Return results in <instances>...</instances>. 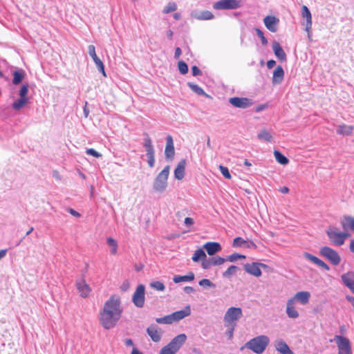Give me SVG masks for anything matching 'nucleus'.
<instances>
[{"instance_id": "f257e3e1", "label": "nucleus", "mask_w": 354, "mask_h": 354, "mask_svg": "<svg viewBox=\"0 0 354 354\" xmlns=\"http://www.w3.org/2000/svg\"><path fill=\"white\" fill-rule=\"evenodd\" d=\"M122 313L121 301L119 296L113 295L104 303L100 313V322L106 330L114 328L120 319Z\"/></svg>"}, {"instance_id": "f03ea898", "label": "nucleus", "mask_w": 354, "mask_h": 354, "mask_svg": "<svg viewBox=\"0 0 354 354\" xmlns=\"http://www.w3.org/2000/svg\"><path fill=\"white\" fill-rule=\"evenodd\" d=\"M269 342L270 339L268 336L263 335H259L246 342L245 344L241 348V350L247 348L257 354H261L266 350Z\"/></svg>"}, {"instance_id": "7ed1b4c3", "label": "nucleus", "mask_w": 354, "mask_h": 354, "mask_svg": "<svg viewBox=\"0 0 354 354\" xmlns=\"http://www.w3.org/2000/svg\"><path fill=\"white\" fill-rule=\"evenodd\" d=\"M326 233L330 241L335 245H342L345 240L351 236L347 232H337V228L334 226H329L326 230Z\"/></svg>"}, {"instance_id": "20e7f679", "label": "nucleus", "mask_w": 354, "mask_h": 354, "mask_svg": "<svg viewBox=\"0 0 354 354\" xmlns=\"http://www.w3.org/2000/svg\"><path fill=\"white\" fill-rule=\"evenodd\" d=\"M169 170L170 166L167 165L156 177L153 185V189L156 192L162 193L166 189Z\"/></svg>"}, {"instance_id": "39448f33", "label": "nucleus", "mask_w": 354, "mask_h": 354, "mask_svg": "<svg viewBox=\"0 0 354 354\" xmlns=\"http://www.w3.org/2000/svg\"><path fill=\"white\" fill-rule=\"evenodd\" d=\"M319 254L335 266H338L341 262V257L339 253L328 246L322 247L319 250Z\"/></svg>"}, {"instance_id": "423d86ee", "label": "nucleus", "mask_w": 354, "mask_h": 354, "mask_svg": "<svg viewBox=\"0 0 354 354\" xmlns=\"http://www.w3.org/2000/svg\"><path fill=\"white\" fill-rule=\"evenodd\" d=\"M145 136L143 146L147 152V163L150 167H153L155 164V150L151 138L147 133H145Z\"/></svg>"}, {"instance_id": "0eeeda50", "label": "nucleus", "mask_w": 354, "mask_h": 354, "mask_svg": "<svg viewBox=\"0 0 354 354\" xmlns=\"http://www.w3.org/2000/svg\"><path fill=\"white\" fill-rule=\"evenodd\" d=\"M334 340L339 350L338 354H352L351 342L347 337L337 335Z\"/></svg>"}, {"instance_id": "6e6552de", "label": "nucleus", "mask_w": 354, "mask_h": 354, "mask_svg": "<svg viewBox=\"0 0 354 354\" xmlns=\"http://www.w3.org/2000/svg\"><path fill=\"white\" fill-rule=\"evenodd\" d=\"M243 316L242 309L239 307H230L224 316V322L229 324H236L235 322Z\"/></svg>"}, {"instance_id": "1a4fd4ad", "label": "nucleus", "mask_w": 354, "mask_h": 354, "mask_svg": "<svg viewBox=\"0 0 354 354\" xmlns=\"http://www.w3.org/2000/svg\"><path fill=\"white\" fill-rule=\"evenodd\" d=\"M241 6V0H220L213 4V8L215 10H233Z\"/></svg>"}, {"instance_id": "9d476101", "label": "nucleus", "mask_w": 354, "mask_h": 354, "mask_svg": "<svg viewBox=\"0 0 354 354\" xmlns=\"http://www.w3.org/2000/svg\"><path fill=\"white\" fill-rule=\"evenodd\" d=\"M145 301V287L139 284L132 296V302L137 308H142Z\"/></svg>"}, {"instance_id": "9b49d317", "label": "nucleus", "mask_w": 354, "mask_h": 354, "mask_svg": "<svg viewBox=\"0 0 354 354\" xmlns=\"http://www.w3.org/2000/svg\"><path fill=\"white\" fill-rule=\"evenodd\" d=\"M229 102L234 107L239 109H247L250 107L254 102L248 97H232L229 99Z\"/></svg>"}, {"instance_id": "f8f14e48", "label": "nucleus", "mask_w": 354, "mask_h": 354, "mask_svg": "<svg viewBox=\"0 0 354 354\" xmlns=\"http://www.w3.org/2000/svg\"><path fill=\"white\" fill-rule=\"evenodd\" d=\"M88 51L89 55L92 57L93 62H95L99 72H100L104 77H106V74L104 70V65L101 59L97 56L95 53V47L93 45H89L88 46Z\"/></svg>"}, {"instance_id": "ddd939ff", "label": "nucleus", "mask_w": 354, "mask_h": 354, "mask_svg": "<svg viewBox=\"0 0 354 354\" xmlns=\"http://www.w3.org/2000/svg\"><path fill=\"white\" fill-rule=\"evenodd\" d=\"M175 155V149L174 146V140L171 135L166 137V147L165 149V158L167 160H173Z\"/></svg>"}, {"instance_id": "4468645a", "label": "nucleus", "mask_w": 354, "mask_h": 354, "mask_svg": "<svg viewBox=\"0 0 354 354\" xmlns=\"http://www.w3.org/2000/svg\"><path fill=\"white\" fill-rule=\"evenodd\" d=\"M187 340V336L185 334L182 333L177 336H176L168 344V345L173 349L176 351L177 353L180 347L183 345V344Z\"/></svg>"}, {"instance_id": "2eb2a0df", "label": "nucleus", "mask_w": 354, "mask_h": 354, "mask_svg": "<svg viewBox=\"0 0 354 354\" xmlns=\"http://www.w3.org/2000/svg\"><path fill=\"white\" fill-rule=\"evenodd\" d=\"M279 21V19L274 16L268 15L263 19L266 27L272 32H276L277 31Z\"/></svg>"}, {"instance_id": "dca6fc26", "label": "nucleus", "mask_w": 354, "mask_h": 354, "mask_svg": "<svg viewBox=\"0 0 354 354\" xmlns=\"http://www.w3.org/2000/svg\"><path fill=\"white\" fill-rule=\"evenodd\" d=\"M203 248L209 256H214L222 250L221 244L218 242L209 241L203 245Z\"/></svg>"}, {"instance_id": "f3484780", "label": "nucleus", "mask_w": 354, "mask_h": 354, "mask_svg": "<svg viewBox=\"0 0 354 354\" xmlns=\"http://www.w3.org/2000/svg\"><path fill=\"white\" fill-rule=\"evenodd\" d=\"M343 284L354 294V272H348L341 276Z\"/></svg>"}, {"instance_id": "a211bd4d", "label": "nucleus", "mask_w": 354, "mask_h": 354, "mask_svg": "<svg viewBox=\"0 0 354 354\" xmlns=\"http://www.w3.org/2000/svg\"><path fill=\"white\" fill-rule=\"evenodd\" d=\"M12 74L13 76L12 83L15 86L21 84L26 76V71L19 68H15V69L12 72Z\"/></svg>"}, {"instance_id": "6ab92c4d", "label": "nucleus", "mask_w": 354, "mask_h": 354, "mask_svg": "<svg viewBox=\"0 0 354 354\" xmlns=\"http://www.w3.org/2000/svg\"><path fill=\"white\" fill-rule=\"evenodd\" d=\"M244 270L248 274L253 275L256 277H259L262 274L261 270L259 269L257 262H252L251 263H245L243 266Z\"/></svg>"}, {"instance_id": "aec40b11", "label": "nucleus", "mask_w": 354, "mask_h": 354, "mask_svg": "<svg viewBox=\"0 0 354 354\" xmlns=\"http://www.w3.org/2000/svg\"><path fill=\"white\" fill-rule=\"evenodd\" d=\"M310 297V293L308 291H300L297 292L294 297L290 298L289 299L292 300V302L295 304L297 301L300 302L301 304L305 305L308 303Z\"/></svg>"}, {"instance_id": "412c9836", "label": "nucleus", "mask_w": 354, "mask_h": 354, "mask_svg": "<svg viewBox=\"0 0 354 354\" xmlns=\"http://www.w3.org/2000/svg\"><path fill=\"white\" fill-rule=\"evenodd\" d=\"M304 257L310 261L311 262H313V263H315V265L319 266L320 268H322V269H324V270H326V271H328L330 270V267L328 264H326L324 261H323L322 260L319 259L318 257L308 253V252H304Z\"/></svg>"}, {"instance_id": "4be33fe9", "label": "nucleus", "mask_w": 354, "mask_h": 354, "mask_svg": "<svg viewBox=\"0 0 354 354\" xmlns=\"http://www.w3.org/2000/svg\"><path fill=\"white\" fill-rule=\"evenodd\" d=\"M340 223L344 230V232H346L348 230L354 232V217L345 215L341 218Z\"/></svg>"}, {"instance_id": "5701e85b", "label": "nucleus", "mask_w": 354, "mask_h": 354, "mask_svg": "<svg viewBox=\"0 0 354 354\" xmlns=\"http://www.w3.org/2000/svg\"><path fill=\"white\" fill-rule=\"evenodd\" d=\"M187 164L186 159L183 158L178 163L176 169H174V176L177 180H182L185 174V166Z\"/></svg>"}, {"instance_id": "b1692460", "label": "nucleus", "mask_w": 354, "mask_h": 354, "mask_svg": "<svg viewBox=\"0 0 354 354\" xmlns=\"http://www.w3.org/2000/svg\"><path fill=\"white\" fill-rule=\"evenodd\" d=\"M77 288L82 297H87L91 291L89 286L85 282L84 277L76 282Z\"/></svg>"}, {"instance_id": "393cba45", "label": "nucleus", "mask_w": 354, "mask_h": 354, "mask_svg": "<svg viewBox=\"0 0 354 354\" xmlns=\"http://www.w3.org/2000/svg\"><path fill=\"white\" fill-rule=\"evenodd\" d=\"M272 50L275 56L281 62L286 61V54L281 46L280 44L274 41L272 42Z\"/></svg>"}, {"instance_id": "a878e982", "label": "nucleus", "mask_w": 354, "mask_h": 354, "mask_svg": "<svg viewBox=\"0 0 354 354\" xmlns=\"http://www.w3.org/2000/svg\"><path fill=\"white\" fill-rule=\"evenodd\" d=\"M275 348L281 354H294L288 345L283 339H277L274 344Z\"/></svg>"}, {"instance_id": "bb28decb", "label": "nucleus", "mask_w": 354, "mask_h": 354, "mask_svg": "<svg viewBox=\"0 0 354 354\" xmlns=\"http://www.w3.org/2000/svg\"><path fill=\"white\" fill-rule=\"evenodd\" d=\"M284 77V71L281 66H277L274 70L272 82L273 84H279Z\"/></svg>"}, {"instance_id": "cd10ccee", "label": "nucleus", "mask_w": 354, "mask_h": 354, "mask_svg": "<svg viewBox=\"0 0 354 354\" xmlns=\"http://www.w3.org/2000/svg\"><path fill=\"white\" fill-rule=\"evenodd\" d=\"M147 333L154 342H158L161 339V334L158 331V326L152 324L147 328Z\"/></svg>"}, {"instance_id": "c85d7f7f", "label": "nucleus", "mask_w": 354, "mask_h": 354, "mask_svg": "<svg viewBox=\"0 0 354 354\" xmlns=\"http://www.w3.org/2000/svg\"><path fill=\"white\" fill-rule=\"evenodd\" d=\"M301 15L306 19V30L309 32L312 26V15L310 10L306 6H302Z\"/></svg>"}, {"instance_id": "c756f323", "label": "nucleus", "mask_w": 354, "mask_h": 354, "mask_svg": "<svg viewBox=\"0 0 354 354\" xmlns=\"http://www.w3.org/2000/svg\"><path fill=\"white\" fill-rule=\"evenodd\" d=\"M295 303L292 300L288 299L286 304V313L288 317L296 319L299 317V313L294 307Z\"/></svg>"}, {"instance_id": "7c9ffc66", "label": "nucleus", "mask_w": 354, "mask_h": 354, "mask_svg": "<svg viewBox=\"0 0 354 354\" xmlns=\"http://www.w3.org/2000/svg\"><path fill=\"white\" fill-rule=\"evenodd\" d=\"M28 102V97L19 96V97L12 104V108L15 111H19Z\"/></svg>"}, {"instance_id": "2f4dec72", "label": "nucleus", "mask_w": 354, "mask_h": 354, "mask_svg": "<svg viewBox=\"0 0 354 354\" xmlns=\"http://www.w3.org/2000/svg\"><path fill=\"white\" fill-rule=\"evenodd\" d=\"M353 130V126H349L346 124H341L338 126L336 132L339 135L342 136H350L352 134Z\"/></svg>"}, {"instance_id": "473e14b6", "label": "nucleus", "mask_w": 354, "mask_h": 354, "mask_svg": "<svg viewBox=\"0 0 354 354\" xmlns=\"http://www.w3.org/2000/svg\"><path fill=\"white\" fill-rule=\"evenodd\" d=\"M194 279V274L190 272L187 275H175L173 278L174 283H178L183 281H191Z\"/></svg>"}, {"instance_id": "72a5a7b5", "label": "nucleus", "mask_w": 354, "mask_h": 354, "mask_svg": "<svg viewBox=\"0 0 354 354\" xmlns=\"http://www.w3.org/2000/svg\"><path fill=\"white\" fill-rule=\"evenodd\" d=\"M178 322L189 316L191 314L190 306L187 305L183 310L174 312Z\"/></svg>"}, {"instance_id": "f704fd0d", "label": "nucleus", "mask_w": 354, "mask_h": 354, "mask_svg": "<svg viewBox=\"0 0 354 354\" xmlns=\"http://www.w3.org/2000/svg\"><path fill=\"white\" fill-rule=\"evenodd\" d=\"M257 138L260 140L270 142H272V136L267 129H263L258 133Z\"/></svg>"}, {"instance_id": "c9c22d12", "label": "nucleus", "mask_w": 354, "mask_h": 354, "mask_svg": "<svg viewBox=\"0 0 354 354\" xmlns=\"http://www.w3.org/2000/svg\"><path fill=\"white\" fill-rule=\"evenodd\" d=\"M187 86L193 92L197 95L209 97V95L204 91V90L198 85L192 82H187Z\"/></svg>"}, {"instance_id": "e433bc0d", "label": "nucleus", "mask_w": 354, "mask_h": 354, "mask_svg": "<svg viewBox=\"0 0 354 354\" xmlns=\"http://www.w3.org/2000/svg\"><path fill=\"white\" fill-rule=\"evenodd\" d=\"M204 248H198L196 250L193 254L192 259L194 262H198L199 261H202L205 258H206L207 255L205 252L204 251Z\"/></svg>"}, {"instance_id": "4c0bfd02", "label": "nucleus", "mask_w": 354, "mask_h": 354, "mask_svg": "<svg viewBox=\"0 0 354 354\" xmlns=\"http://www.w3.org/2000/svg\"><path fill=\"white\" fill-rule=\"evenodd\" d=\"M238 270H239V268L238 266L232 265L223 272L222 276L223 278L230 279L233 275L236 274Z\"/></svg>"}, {"instance_id": "58836bf2", "label": "nucleus", "mask_w": 354, "mask_h": 354, "mask_svg": "<svg viewBox=\"0 0 354 354\" xmlns=\"http://www.w3.org/2000/svg\"><path fill=\"white\" fill-rule=\"evenodd\" d=\"M274 156L276 160L282 165H286L289 162L288 158L282 154L279 151L274 150Z\"/></svg>"}, {"instance_id": "ea45409f", "label": "nucleus", "mask_w": 354, "mask_h": 354, "mask_svg": "<svg viewBox=\"0 0 354 354\" xmlns=\"http://www.w3.org/2000/svg\"><path fill=\"white\" fill-rule=\"evenodd\" d=\"M195 18L199 20H209L214 18V15L209 10H203L198 15H195Z\"/></svg>"}, {"instance_id": "a19ab883", "label": "nucleus", "mask_w": 354, "mask_h": 354, "mask_svg": "<svg viewBox=\"0 0 354 354\" xmlns=\"http://www.w3.org/2000/svg\"><path fill=\"white\" fill-rule=\"evenodd\" d=\"M211 262L212 266H220L223 264L226 259L225 258L219 257V256H212V257L209 258Z\"/></svg>"}, {"instance_id": "79ce46f5", "label": "nucleus", "mask_w": 354, "mask_h": 354, "mask_svg": "<svg viewBox=\"0 0 354 354\" xmlns=\"http://www.w3.org/2000/svg\"><path fill=\"white\" fill-rule=\"evenodd\" d=\"M107 244L111 247V252L113 254H115L118 250L117 241L112 237H109L106 239Z\"/></svg>"}, {"instance_id": "37998d69", "label": "nucleus", "mask_w": 354, "mask_h": 354, "mask_svg": "<svg viewBox=\"0 0 354 354\" xmlns=\"http://www.w3.org/2000/svg\"><path fill=\"white\" fill-rule=\"evenodd\" d=\"M245 256L243 254H240L239 253H233L229 256H227L225 259H226V261L230 262H235L238 259H245Z\"/></svg>"}, {"instance_id": "c03bdc74", "label": "nucleus", "mask_w": 354, "mask_h": 354, "mask_svg": "<svg viewBox=\"0 0 354 354\" xmlns=\"http://www.w3.org/2000/svg\"><path fill=\"white\" fill-rule=\"evenodd\" d=\"M149 286L151 288L158 291H163L165 289V286L164 283L159 281H152L150 283Z\"/></svg>"}, {"instance_id": "a18cd8bd", "label": "nucleus", "mask_w": 354, "mask_h": 354, "mask_svg": "<svg viewBox=\"0 0 354 354\" xmlns=\"http://www.w3.org/2000/svg\"><path fill=\"white\" fill-rule=\"evenodd\" d=\"M178 68L179 72L182 75H185L188 73V71H189L188 65L183 60H180L178 62Z\"/></svg>"}, {"instance_id": "49530a36", "label": "nucleus", "mask_w": 354, "mask_h": 354, "mask_svg": "<svg viewBox=\"0 0 354 354\" xmlns=\"http://www.w3.org/2000/svg\"><path fill=\"white\" fill-rule=\"evenodd\" d=\"M28 91H29V85L28 83H24V84H21V86L19 90L18 95H19V96L28 97L27 95L28 93Z\"/></svg>"}, {"instance_id": "de8ad7c7", "label": "nucleus", "mask_w": 354, "mask_h": 354, "mask_svg": "<svg viewBox=\"0 0 354 354\" xmlns=\"http://www.w3.org/2000/svg\"><path fill=\"white\" fill-rule=\"evenodd\" d=\"M177 10V5L174 2H169L163 9V13L168 14L169 12L176 11Z\"/></svg>"}, {"instance_id": "09e8293b", "label": "nucleus", "mask_w": 354, "mask_h": 354, "mask_svg": "<svg viewBox=\"0 0 354 354\" xmlns=\"http://www.w3.org/2000/svg\"><path fill=\"white\" fill-rule=\"evenodd\" d=\"M198 284H199V286H203V287H208V288H216V284L214 283L213 282H212L208 279H203L200 280L198 281Z\"/></svg>"}, {"instance_id": "8fccbe9b", "label": "nucleus", "mask_w": 354, "mask_h": 354, "mask_svg": "<svg viewBox=\"0 0 354 354\" xmlns=\"http://www.w3.org/2000/svg\"><path fill=\"white\" fill-rule=\"evenodd\" d=\"M245 244H246V241L242 239L241 237H236L233 240L232 246L234 248L236 247H243L244 248Z\"/></svg>"}, {"instance_id": "3c124183", "label": "nucleus", "mask_w": 354, "mask_h": 354, "mask_svg": "<svg viewBox=\"0 0 354 354\" xmlns=\"http://www.w3.org/2000/svg\"><path fill=\"white\" fill-rule=\"evenodd\" d=\"M236 324H229L225 323V326L228 327V329L226 330L225 334L228 337V339H232L233 337L234 330Z\"/></svg>"}, {"instance_id": "603ef678", "label": "nucleus", "mask_w": 354, "mask_h": 354, "mask_svg": "<svg viewBox=\"0 0 354 354\" xmlns=\"http://www.w3.org/2000/svg\"><path fill=\"white\" fill-rule=\"evenodd\" d=\"M254 30L257 36L260 37L262 45L266 46L268 44V39L265 37L263 31L258 28H254Z\"/></svg>"}, {"instance_id": "864d4df0", "label": "nucleus", "mask_w": 354, "mask_h": 354, "mask_svg": "<svg viewBox=\"0 0 354 354\" xmlns=\"http://www.w3.org/2000/svg\"><path fill=\"white\" fill-rule=\"evenodd\" d=\"M219 169H220L221 174H223V176L225 178L230 179L232 178V176H231L227 167L223 166V165H220Z\"/></svg>"}, {"instance_id": "5fc2aeb1", "label": "nucleus", "mask_w": 354, "mask_h": 354, "mask_svg": "<svg viewBox=\"0 0 354 354\" xmlns=\"http://www.w3.org/2000/svg\"><path fill=\"white\" fill-rule=\"evenodd\" d=\"M176 351L171 349V348L167 344L163 346L160 352V354H176Z\"/></svg>"}, {"instance_id": "6e6d98bb", "label": "nucleus", "mask_w": 354, "mask_h": 354, "mask_svg": "<svg viewBox=\"0 0 354 354\" xmlns=\"http://www.w3.org/2000/svg\"><path fill=\"white\" fill-rule=\"evenodd\" d=\"M156 322L160 324H170L168 315L162 317L156 318Z\"/></svg>"}, {"instance_id": "4d7b16f0", "label": "nucleus", "mask_w": 354, "mask_h": 354, "mask_svg": "<svg viewBox=\"0 0 354 354\" xmlns=\"http://www.w3.org/2000/svg\"><path fill=\"white\" fill-rule=\"evenodd\" d=\"M86 154L92 156L95 158H100L102 156V154L100 153L98 151L95 150L94 149H87L86 151Z\"/></svg>"}, {"instance_id": "13d9d810", "label": "nucleus", "mask_w": 354, "mask_h": 354, "mask_svg": "<svg viewBox=\"0 0 354 354\" xmlns=\"http://www.w3.org/2000/svg\"><path fill=\"white\" fill-rule=\"evenodd\" d=\"M201 266L205 270H208L212 267L209 259L205 258L202 260Z\"/></svg>"}, {"instance_id": "bf43d9fd", "label": "nucleus", "mask_w": 354, "mask_h": 354, "mask_svg": "<svg viewBox=\"0 0 354 354\" xmlns=\"http://www.w3.org/2000/svg\"><path fill=\"white\" fill-rule=\"evenodd\" d=\"M192 73L193 76H198L202 74V71L196 66H192Z\"/></svg>"}, {"instance_id": "052dcab7", "label": "nucleus", "mask_w": 354, "mask_h": 354, "mask_svg": "<svg viewBox=\"0 0 354 354\" xmlns=\"http://www.w3.org/2000/svg\"><path fill=\"white\" fill-rule=\"evenodd\" d=\"M268 107V103H266V104H259L258 106H256L255 108V111L259 113V112H261V111H264L265 109H266Z\"/></svg>"}, {"instance_id": "680f3d73", "label": "nucleus", "mask_w": 354, "mask_h": 354, "mask_svg": "<svg viewBox=\"0 0 354 354\" xmlns=\"http://www.w3.org/2000/svg\"><path fill=\"white\" fill-rule=\"evenodd\" d=\"M257 248V245L252 240H250L249 241H246V244H245V245H244V248H254V249H256Z\"/></svg>"}, {"instance_id": "e2e57ef3", "label": "nucleus", "mask_w": 354, "mask_h": 354, "mask_svg": "<svg viewBox=\"0 0 354 354\" xmlns=\"http://www.w3.org/2000/svg\"><path fill=\"white\" fill-rule=\"evenodd\" d=\"M130 287V284L129 283V281H125L122 284V286H120V290L122 291V292H126L129 290Z\"/></svg>"}, {"instance_id": "0e129e2a", "label": "nucleus", "mask_w": 354, "mask_h": 354, "mask_svg": "<svg viewBox=\"0 0 354 354\" xmlns=\"http://www.w3.org/2000/svg\"><path fill=\"white\" fill-rule=\"evenodd\" d=\"M184 223L186 226L190 227L194 224V220L190 217H186L185 218Z\"/></svg>"}, {"instance_id": "69168bd1", "label": "nucleus", "mask_w": 354, "mask_h": 354, "mask_svg": "<svg viewBox=\"0 0 354 354\" xmlns=\"http://www.w3.org/2000/svg\"><path fill=\"white\" fill-rule=\"evenodd\" d=\"M168 316H169L170 324H173L174 322H178V320L176 319V316L174 313H171L170 315H168Z\"/></svg>"}, {"instance_id": "338daca9", "label": "nucleus", "mask_w": 354, "mask_h": 354, "mask_svg": "<svg viewBox=\"0 0 354 354\" xmlns=\"http://www.w3.org/2000/svg\"><path fill=\"white\" fill-rule=\"evenodd\" d=\"M53 176L57 180H61L62 176L59 174V171L57 170H53Z\"/></svg>"}, {"instance_id": "774afa93", "label": "nucleus", "mask_w": 354, "mask_h": 354, "mask_svg": "<svg viewBox=\"0 0 354 354\" xmlns=\"http://www.w3.org/2000/svg\"><path fill=\"white\" fill-rule=\"evenodd\" d=\"M266 64L268 68L271 69L276 65V62L274 59H270L267 62Z\"/></svg>"}]
</instances>
